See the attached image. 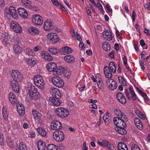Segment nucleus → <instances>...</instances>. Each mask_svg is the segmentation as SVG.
Masks as SVG:
<instances>
[{
	"instance_id": "1",
	"label": "nucleus",
	"mask_w": 150,
	"mask_h": 150,
	"mask_svg": "<svg viewBox=\"0 0 150 150\" xmlns=\"http://www.w3.org/2000/svg\"><path fill=\"white\" fill-rule=\"evenodd\" d=\"M57 116L62 118H64L69 115L68 110L63 107L58 108L55 111Z\"/></svg>"
},
{
	"instance_id": "2",
	"label": "nucleus",
	"mask_w": 150,
	"mask_h": 150,
	"mask_svg": "<svg viewBox=\"0 0 150 150\" xmlns=\"http://www.w3.org/2000/svg\"><path fill=\"white\" fill-rule=\"evenodd\" d=\"M33 80L35 84L40 89L44 88L45 84L42 76L38 75L34 77Z\"/></svg>"
},
{
	"instance_id": "3",
	"label": "nucleus",
	"mask_w": 150,
	"mask_h": 150,
	"mask_svg": "<svg viewBox=\"0 0 150 150\" xmlns=\"http://www.w3.org/2000/svg\"><path fill=\"white\" fill-rule=\"evenodd\" d=\"M125 92L128 99H132V100H134L136 99V95L132 87L130 86L129 88V89L128 88H125Z\"/></svg>"
},
{
	"instance_id": "4",
	"label": "nucleus",
	"mask_w": 150,
	"mask_h": 150,
	"mask_svg": "<svg viewBox=\"0 0 150 150\" xmlns=\"http://www.w3.org/2000/svg\"><path fill=\"white\" fill-rule=\"evenodd\" d=\"M52 81L53 84L57 87L62 88L64 86V82L63 80L57 76L53 77L52 78Z\"/></svg>"
},
{
	"instance_id": "5",
	"label": "nucleus",
	"mask_w": 150,
	"mask_h": 150,
	"mask_svg": "<svg viewBox=\"0 0 150 150\" xmlns=\"http://www.w3.org/2000/svg\"><path fill=\"white\" fill-rule=\"evenodd\" d=\"M11 76L13 79L12 81H16L20 82L23 79V76L21 73L18 70H13L11 74Z\"/></svg>"
},
{
	"instance_id": "6",
	"label": "nucleus",
	"mask_w": 150,
	"mask_h": 150,
	"mask_svg": "<svg viewBox=\"0 0 150 150\" xmlns=\"http://www.w3.org/2000/svg\"><path fill=\"white\" fill-rule=\"evenodd\" d=\"M113 123L116 127L115 128H125L126 127V125L124 120L118 117H115L113 119Z\"/></svg>"
},
{
	"instance_id": "7",
	"label": "nucleus",
	"mask_w": 150,
	"mask_h": 150,
	"mask_svg": "<svg viewBox=\"0 0 150 150\" xmlns=\"http://www.w3.org/2000/svg\"><path fill=\"white\" fill-rule=\"evenodd\" d=\"M54 139L57 142L63 141L64 138V135L60 130L55 131L53 134Z\"/></svg>"
},
{
	"instance_id": "8",
	"label": "nucleus",
	"mask_w": 150,
	"mask_h": 150,
	"mask_svg": "<svg viewBox=\"0 0 150 150\" xmlns=\"http://www.w3.org/2000/svg\"><path fill=\"white\" fill-rule=\"evenodd\" d=\"M32 22L35 25H40L43 23V18L39 15H34L32 17Z\"/></svg>"
},
{
	"instance_id": "9",
	"label": "nucleus",
	"mask_w": 150,
	"mask_h": 150,
	"mask_svg": "<svg viewBox=\"0 0 150 150\" xmlns=\"http://www.w3.org/2000/svg\"><path fill=\"white\" fill-rule=\"evenodd\" d=\"M1 40L3 45H6L9 43L11 38L10 36L7 33L4 32L1 35Z\"/></svg>"
},
{
	"instance_id": "10",
	"label": "nucleus",
	"mask_w": 150,
	"mask_h": 150,
	"mask_svg": "<svg viewBox=\"0 0 150 150\" xmlns=\"http://www.w3.org/2000/svg\"><path fill=\"white\" fill-rule=\"evenodd\" d=\"M47 38L50 42L55 44L59 40V38L58 35L55 33H51L47 35Z\"/></svg>"
},
{
	"instance_id": "11",
	"label": "nucleus",
	"mask_w": 150,
	"mask_h": 150,
	"mask_svg": "<svg viewBox=\"0 0 150 150\" xmlns=\"http://www.w3.org/2000/svg\"><path fill=\"white\" fill-rule=\"evenodd\" d=\"M11 27L16 33H20L22 31V28L17 22L12 21L11 23Z\"/></svg>"
},
{
	"instance_id": "12",
	"label": "nucleus",
	"mask_w": 150,
	"mask_h": 150,
	"mask_svg": "<svg viewBox=\"0 0 150 150\" xmlns=\"http://www.w3.org/2000/svg\"><path fill=\"white\" fill-rule=\"evenodd\" d=\"M51 128L54 130L61 129L62 126L61 123L58 121H53L51 124Z\"/></svg>"
},
{
	"instance_id": "13",
	"label": "nucleus",
	"mask_w": 150,
	"mask_h": 150,
	"mask_svg": "<svg viewBox=\"0 0 150 150\" xmlns=\"http://www.w3.org/2000/svg\"><path fill=\"white\" fill-rule=\"evenodd\" d=\"M49 100L50 103L54 106H58L61 103V100L57 98L50 97Z\"/></svg>"
},
{
	"instance_id": "14",
	"label": "nucleus",
	"mask_w": 150,
	"mask_h": 150,
	"mask_svg": "<svg viewBox=\"0 0 150 150\" xmlns=\"http://www.w3.org/2000/svg\"><path fill=\"white\" fill-rule=\"evenodd\" d=\"M47 68L49 71L55 72L57 68V64L54 62L49 63L47 65Z\"/></svg>"
},
{
	"instance_id": "15",
	"label": "nucleus",
	"mask_w": 150,
	"mask_h": 150,
	"mask_svg": "<svg viewBox=\"0 0 150 150\" xmlns=\"http://www.w3.org/2000/svg\"><path fill=\"white\" fill-rule=\"evenodd\" d=\"M42 58L48 61H50L52 60L53 57L49 53L45 51H41V53Z\"/></svg>"
},
{
	"instance_id": "16",
	"label": "nucleus",
	"mask_w": 150,
	"mask_h": 150,
	"mask_svg": "<svg viewBox=\"0 0 150 150\" xmlns=\"http://www.w3.org/2000/svg\"><path fill=\"white\" fill-rule=\"evenodd\" d=\"M52 22L47 20L44 24V29L45 30L49 31L52 29Z\"/></svg>"
},
{
	"instance_id": "17",
	"label": "nucleus",
	"mask_w": 150,
	"mask_h": 150,
	"mask_svg": "<svg viewBox=\"0 0 150 150\" xmlns=\"http://www.w3.org/2000/svg\"><path fill=\"white\" fill-rule=\"evenodd\" d=\"M18 13L22 18H26L28 16V13L27 11L24 8H19L18 10Z\"/></svg>"
},
{
	"instance_id": "18",
	"label": "nucleus",
	"mask_w": 150,
	"mask_h": 150,
	"mask_svg": "<svg viewBox=\"0 0 150 150\" xmlns=\"http://www.w3.org/2000/svg\"><path fill=\"white\" fill-rule=\"evenodd\" d=\"M50 93H52L53 97L57 98H59L61 97V93L59 90L56 88H52L50 90Z\"/></svg>"
},
{
	"instance_id": "19",
	"label": "nucleus",
	"mask_w": 150,
	"mask_h": 150,
	"mask_svg": "<svg viewBox=\"0 0 150 150\" xmlns=\"http://www.w3.org/2000/svg\"><path fill=\"white\" fill-rule=\"evenodd\" d=\"M34 92H32V93H30L28 95V98L29 100H35L39 98L40 97L39 93L37 91H34Z\"/></svg>"
},
{
	"instance_id": "20",
	"label": "nucleus",
	"mask_w": 150,
	"mask_h": 150,
	"mask_svg": "<svg viewBox=\"0 0 150 150\" xmlns=\"http://www.w3.org/2000/svg\"><path fill=\"white\" fill-rule=\"evenodd\" d=\"M103 38L106 40L110 41L112 39V36L109 30H107L103 31Z\"/></svg>"
},
{
	"instance_id": "21",
	"label": "nucleus",
	"mask_w": 150,
	"mask_h": 150,
	"mask_svg": "<svg viewBox=\"0 0 150 150\" xmlns=\"http://www.w3.org/2000/svg\"><path fill=\"white\" fill-rule=\"evenodd\" d=\"M116 97L119 102L124 104L126 103V100L124 96L121 93H118L116 94Z\"/></svg>"
},
{
	"instance_id": "22",
	"label": "nucleus",
	"mask_w": 150,
	"mask_h": 150,
	"mask_svg": "<svg viewBox=\"0 0 150 150\" xmlns=\"http://www.w3.org/2000/svg\"><path fill=\"white\" fill-rule=\"evenodd\" d=\"M11 86L12 90L16 93L18 92L19 89V86L18 82L16 81H12Z\"/></svg>"
},
{
	"instance_id": "23",
	"label": "nucleus",
	"mask_w": 150,
	"mask_h": 150,
	"mask_svg": "<svg viewBox=\"0 0 150 150\" xmlns=\"http://www.w3.org/2000/svg\"><path fill=\"white\" fill-rule=\"evenodd\" d=\"M38 150H47V148L45 143L42 140H40L38 142Z\"/></svg>"
},
{
	"instance_id": "24",
	"label": "nucleus",
	"mask_w": 150,
	"mask_h": 150,
	"mask_svg": "<svg viewBox=\"0 0 150 150\" xmlns=\"http://www.w3.org/2000/svg\"><path fill=\"white\" fill-rule=\"evenodd\" d=\"M17 110L19 115L21 116H23L25 114V110L22 104H19L17 105Z\"/></svg>"
},
{
	"instance_id": "25",
	"label": "nucleus",
	"mask_w": 150,
	"mask_h": 150,
	"mask_svg": "<svg viewBox=\"0 0 150 150\" xmlns=\"http://www.w3.org/2000/svg\"><path fill=\"white\" fill-rule=\"evenodd\" d=\"M134 122L137 127L139 129H143V125L141 120L138 118H135L134 119Z\"/></svg>"
},
{
	"instance_id": "26",
	"label": "nucleus",
	"mask_w": 150,
	"mask_h": 150,
	"mask_svg": "<svg viewBox=\"0 0 150 150\" xmlns=\"http://www.w3.org/2000/svg\"><path fill=\"white\" fill-rule=\"evenodd\" d=\"M9 11L10 14L14 18H17L18 15L14 7L12 6H10L9 9Z\"/></svg>"
},
{
	"instance_id": "27",
	"label": "nucleus",
	"mask_w": 150,
	"mask_h": 150,
	"mask_svg": "<svg viewBox=\"0 0 150 150\" xmlns=\"http://www.w3.org/2000/svg\"><path fill=\"white\" fill-rule=\"evenodd\" d=\"M104 73L105 76L107 78H110L112 77V73L109 68L106 66L104 68Z\"/></svg>"
},
{
	"instance_id": "28",
	"label": "nucleus",
	"mask_w": 150,
	"mask_h": 150,
	"mask_svg": "<svg viewBox=\"0 0 150 150\" xmlns=\"http://www.w3.org/2000/svg\"><path fill=\"white\" fill-rule=\"evenodd\" d=\"M9 99L12 104H14L16 102V97L15 94L12 92L10 93L9 95Z\"/></svg>"
},
{
	"instance_id": "29",
	"label": "nucleus",
	"mask_w": 150,
	"mask_h": 150,
	"mask_svg": "<svg viewBox=\"0 0 150 150\" xmlns=\"http://www.w3.org/2000/svg\"><path fill=\"white\" fill-rule=\"evenodd\" d=\"M62 53L64 54H69L72 52L71 49L68 47H65L61 49Z\"/></svg>"
},
{
	"instance_id": "30",
	"label": "nucleus",
	"mask_w": 150,
	"mask_h": 150,
	"mask_svg": "<svg viewBox=\"0 0 150 150\" xmlns=\"http://www.w3.org/2000/svg\"><path fill=\"white\" fill-rule=\"evenodd\" d=\"M117 147L119 150H128L127 145L121 142H119L118 143Z\"/></svg>"
},
{
	"instance_id": "31",
	"label": "nucleus",
	"mask_w": 150,
	"mask_h": 150,
	"mask_svg": "<svg viewBox=\"0 0 150 150\" xmlns=\"http://www.w3.org/2000/svg\"><path fill=\"white\" fill-rule=\"evenodd\" d=\"M64 59L66 62L71 63L74 61V57L72 56L67 55L64 57Z\"/></svg>"
},
{
	"instance_id": "32",
	"label": "nucleus",
	"mask_w": 150,
	"mask_h": 150,
	"mask_svg": "<svg viewBox=\"0 0 150 150\" xmlns=\"http://www.w3.org/2000/svg\"><path fill=\"white\" fill-rule=\"evenodd\" d=\"M38 132L42 136L45 137L47 135V132L44 129L40 127H38L37 129Z\"/></svg>"
},
{
	"instance_id": "33",
	"label": "nucleus",
	"mask_w": 150,
	"mask_h": 150,
	"mask_svg": "<svg viewBox=\"0 0 150 150\" xmlns=\"http://www.w3.org/2000/svg\"><path fill=\"white\" fill-rule=\"evenodd\" d=\"M111 83L109 85L108 88L110 90L112 91L117 88V84L113 80H111Z\"/></svg>"
},
{
	"instance_id": "34",
	"label": "nucleus",
	"mask_w": 150,
	"mask_h": 150,
	"mask_svg": "<svg viewBox=\"0 0 150 150\" xmlns=\"http://www.w3.org/2000/svg\"><path fill=\"white\" fill-rule=\"evenodd\" d=\"M65 71H66V69L64 67H60L58 69L57 68L55 73L58 75H61L62 74H64Z\"/></svg>"
},
{
	"instance_id": "35",
	"label": "nucleus",
	"mask_w": 150,
	"mask_h": 150,
	"mask_svg": "<svg viewBox=\"0 0 150 150\" xmlns=\"http://www.w3.org/2000/svg\"><path fill=\"white\" fill-rule=\"evenodd\" d=\"M47 149L48 150H60V149L58 146L52 144H48Z\"/></svg>"
},
{
	"instance_id": "36",
	"label": "nucleus",
	"mask_w": 150,
	"mask_h": 150,
	"mask_svg": "<svg viewBox=\"0 0 150 150\" xmlns=\"http://www.w3.org/2000/svg\"><path fill=\"white\" fill-rule=\"evenodd\" d=\"M13 49L14 52L16 54L21 53L22 50L21 48L18 45H14Z\"/></svg>"
},
{
	"instance_id": "37",
	"label": "nucleus",
	"mask_w": 150,
	"mask_h": 150,
	"mask_svg": "<svg viewBox=\"0 0 150 150\" xmlns=\"http://www.w3.org/2000/svg\"><path fill=\"white\" fill-rule=\"evenodd\" d=\"M115 129L117 132L121 134L124 135L127 133V131L124 128H115Z\"/></svg>"
},
{
	"instance_id": "38",
	"label": "nucleus",
	"mask_w": 150,
	"mask_h": 150,
	"mask_svg": "<svg viewBox=\"0 0 150 150\" xmlns=\"http://www.w3.org/2000/svg\"><path fill=\"white\" fill-rule=\"evenodd\" d=\"M42 115L39 113L35 117L36 120L38 123L40 124H42L43 123V121L42 119Z\"/></svg>"
},
{
	"instance_id": "39",
	"label": "nucleus",
	"mask_w": 150,
	"mask_h": 150,
	"mask_svg": "<svg viewBox=\"0 0 150 150\" xmlns=\"http://www.w3.org/2000/svg\"><path fill=\"white\" fill-rule=\"evenodd\" d=\"M28 95L30 94L31 93H32L34 92V91H37L38 90L35 87L32 85H30L28 86Z\"/></svg>"
},
{
	"instance_id": "40",
	"label": "nucleus",
	"mask_w": 150,
	"mask_h": 150,
	"mask_svg": "<svg viewBox=\"0 0 150 150\" xmlns=\"http://www.w3.org/2000/svg\"><path fill=\"white\" fill-rule=\"evenodd\" d=\"M26 61L28 64L31 66H33L36 64L37 62L36 60L30 58L27 59Z\"/></svg>"
},
{
	"instance_id": "41",
	"label": "nucleus",
	"mask_w": 150,
	"mask_h": 150,
	"mask_svg": "<svg viewBox=\"0 0 150 150\" xmlns=\"http://www.w3.org/2000/svg\"><path fill=\"white\" fill-rule=\"evenodd\" d=\"M102 47L103 50L105 51H108L110 50V45L107 42H105L103 43Z\"/></svg>"
},
{
	"instance_id": "42",
	"label": "nucleus",
	"mask_w": 150,
	"mask_h": 150,
	"mask_svg": "<svg viewBox=\"0 0 150 150\" xmlns=\"http://www.w3.org/2000/svg\"><path fill=\"white\" fill-rule=\"evenodd\" d=\"M16 150H27V149L25 144L21 142L20 143L19 148H18Z\"/></svg>"
},
{
	"instance_id": "43",
	"label": "nucleus",
	"mask_w": 150,
	"mask_h": 150,
	"mask_svg": "<svg viewBox=\"0 0 150 150\" xmlns=\"http://www.w3.org/2000/svg\"><path fill=\"white\" fill-rule=\"evenodd\" d=\"M3 117L4 119L7 121L8 120V113L5 110L4 108H3L2 110Z\"/></svg>"
},
{
	"instance_id": "44",
	"label": "nucleus",
	"mask_w": 150,
	"mask_h": 150,
	"mask_svg": "<svg viewBox=\"0 0 150 150\" xmlns=\"http://www.w3.org/2000/svg\"><path fill=\"white\" fill-rule=\"evenodd\" d=\"M28 31L30 33L33 34V33H38L39 30L37 28L35 27L32 26L28 29Z\"/></svg>"
},
{
	"instance_id": "45",
	"label": "nucleus",
	"mask_w": 150,
	"mask_h": 150,
	"mask_svg": "<svg viewBox=\"0 0 150 150\" xmlns=\"http://www.w3.org/2000/svg\"><path fill=\"white\" fill-rule=\"evenodd\" d=\"M21 2L22 5L28 8L29 7L31 4L30 1L28 0H22Z\"/></svg>"
},
{
	"instance_id": "46",
	"label": "nucleus",
	"mask_w": 150,
	"mask_h": 150,
	"mask_svg": "<svg viewBox=\"0 0 150 150\" xmlns=\"http://www.w3.org/2000/svg\"><path fill=\"white\" fill-rule=\"evenodd\" d=\"M23 51L26 54H27L29 55H33L32 50L30 48H26Z\"/></svg>"
},
{
	"instance_id": "47",
	"label": "nucleus",
	"mask_w": 150,
	"mask_h": 150,
	"mask_svg": "<svg viewBox=\"0 0 150 150\" xmlns=\"http://www.w3.org/2000/svg\"><path fill=\"white\" fill-rule=\"evenodd\" d=\"M48 50L50 54L55 55L58 53L59 50H57V49L54 48H50Z\"/></svg>"
},
{
	"instance_id": "48",
	"label": "nucleus",
	"mask_w": 150,
	"mask_h": 150,
	"mask_svg": "<svg viewBox=\"0 0 150 150\" xmlns=\"http://www.w3.org/2000/svg\"><path fill=\"white\" fill-rule=\"evenodd\" d=\"M97 83L98 87L99 89H101L104 88V84L102 81L99 80L98 82H97Z\"/></svg>"
},
{
	"instance_id": "49",
	"label": "nucleus",
	"mask_w": 150,
	"mask_h": 150,
	"mask_svg": "<svg viewBox=\"0 0 150 150\" xmlns=\"http://www.w3.org/2000/svg\"><path fill=\"white\" fill-rule=\"evenodd\" d=\"M118 79L119 82L123 85H125L126 84L125 80L122 76H119L118 77Z\"/></svg>"
},
{
	"instance_id": "50",
	"label": "nucleus",
	"mask_w": 150,
	"mask_h": 150,
	"mask_svg": "<svg viewBox=\"0 0 150 150\" xmlns=\"http://www.w3.org/2000/svg\"><path fill=\"white\" fill-rule=\"evenodd\" d=\"M64 76L68 78L71 75V72L69 69L66 70V71L64 73Z\"/></svg>"
},
{
	"instance_id": "51",
	"label": "nucleus",
	"mask_w": 150,
	"mask_h": 150,
	"mask_svg": "<svg viewBox=\"0 0 150 150\" xmlns=\"http://www.w3.org/2000/svg\"><path fill=\"white\" fill-rule=\"evenodd\" d=\"M137 115L141 119L144 120L145 118V116L142 112L139 111H138Z\"/></svg>"
},
{
	"instance_id": "52",
	"label": "nucleus",
	"mask_w": 150,
	"mask_h": 150,
	"mask_svg": "<svg viewBox=\"0 0 150 150\" xmlns=\"http://www.w3.org/2000/svg\"><path fill=\"white\" fill-rule=\"evenodd\" d=\"M120 116V118H121V119H122V120H124L125 122L127 121V117L123 112L122 113H121Z\"/></svg>"
},
{
	"instance_id": "53",
	"label": "nucleus",
	"mask_w": 150,
	"mask_h": 150,
	"mask_svg": "<svg viewBox=\"0 0 150 150\" xmlns=\"http://www.w3.org/2000/svg\"><path fill=\"white\" fill-rule=\"evenodd\" d=\"M3 134L2 132H0V145H2L4 143Z\"/></svg>"
},
{
	"instance_id": "54",
	"label": "nucleus",
	"mask_w": 150,
	"mask_h": 150,
	"mask_svg": "<svg viewBox=\"0 0 150 150\" xmlns=\"http://www.w3.org/2000/svg\"><path fill=\"white\" fill-rule=\"evenodd\" d=\"M115 112L116 115L118 117H120L121 113H122V112L119 109L115 110Z\"/></svg>"
},
{
	"instance_id": "55",
	"label": "nucleus",
	"mask_w": 150,
	"mask_h": 150,
	"mask_svg": "<svg viewBox=\"0 0 150 150\" xmlns=\"http://www.w3.org/2000/svg\"><path fill=\"white\" fill-rule=\"evenodd\" d=\"M132 150H141L139 147L136 144H133L132 146Z\"/></svg>"
},
{
	"instance_id": "56",
	"label": "nucleus",
	"mask_w": 150,
	"mask_h": 150,
	"mask_svg": "<svg viewBox=\"0 0 150 150\" xmlns=\"http://www.w3.org/2000/svg\"><path fill=\"white\" fill-rule=\"evenodd\" d=\"M8 145L11 149H13L15 146L14 143L11 141L8 143Z\"/></svg>"
},
{
	"instance_id": "57",
	"label": "nucleus",
	"mask_w": 150,
	"mask_h": 150,
	"mask_svg": "<svg viewBox=\"0 0 150 150\" xmlns=\"http://www.w3.org/2000/svg\"><path fill=\"white\" fill-rule=\"evenodd\" d=\"M102 142L103 144V147H105L106 146H108L109 144L110 143L107 141L105 140H102Z\"/></svg>"
},
{
	"instance_id": "58",
	"label": "nucleus",
	"mask_w": 150,
	"mask_h": 150,
	"mask_svg": "<svg viewBox=\"0 0 150 150\" xmlns=\"http://www.w3.org/2000/svg\"><path fill=\"white\" fill-rule=\"evenodd\" d=\"M108 116H103V119L105 122V123L106 125H108L109 123V120H108Z\"/></svg>"
},
{
	"instance_id": "59",
	"label": "nucleus",
	"mask_w": 150,
	"mask_h": 150,
	"mask_svg": "<svg viewBox=\"0 0 150 150\" xmlns=\"http://www.w3.org/2000/svg\"><path fill=\"white\" fill-rule=\"evenodd\" d=\"M105 8L109 12H110L112 11V9L111 8L110 6L108 4H107L105 5Z\"/></svg>"
},
{
	"instance_id": "60",
	"label": "nucleus",
	"mask_w": 150,
	"mask_h": 150,
	"mask_svg": "<svg viewBox=\"0 0 150 150\" xmlns=\"http://www.w3.org/2000/svg\"><path fill=\"white\" fill-rule=\"evenodd\" d=\"M132 20L133 22L135 20V17L136 16V14L134 10H132Z\"/></svg>"
},
{
	"instance_id": "61",
	"label": "nucleus",
	"mask_w": 150,
	"mask_h": 150,
	"mask_svg": "<svg viewBox=\"0 0 150 150\" xmlns=\"http://www.w3.org/2000/svg\"><path fill=\"white\" fill-rule=\"evenodd\" d=\"M115 52L114 50L112 51L109 54V56L111 58H113L114 57V53Z\"/></svg>"
},
{
	"instance_id": "62",
	"label": "nucleus",
	"mask_w": 150,
	"mask_h": 150,
	"mask_svg": "<svg viewBox=\"0 0 150 150\" xmlns=\"http://www.w3.org/2000/svg\"><path fill=\"white\" fill-rule=\"evenodd\" d=\"M32 113L33 115L35 117L39 113L38 111H37L35 110H33L32 111Z\"/></svg>"
},
{
	"instance_id": "63",
	"label": "nucleus",
	"mask_w": 150,
	"mask_h": 150,
	"mask_svg": "<svg viewBox=\"0 0 150 150\" xmlns=\"http://www.w3.org/2000/svg\"><path fill=\"white\" fill-rule=\"evenodd\" d=\"M144 7L148 10L150 11V3H147L144 5Z\"/></svg>"
},
{
	"instance_id": "64",
	"label": "nucleus",
	"mask_w": 150,
	"mask_h": 150,
	"mask_svg": "<svg viewBox=\"0 0 150 150\" xmlns=\"http://www.w3.org/2000/svg\"><path fill=\"white\" fill-rule=\"evenodd\" d=\"M107 146L108 147V148L111 150H114V147L113 145L110 142L108 146Z\"/></svg>"
}]
</instances>
